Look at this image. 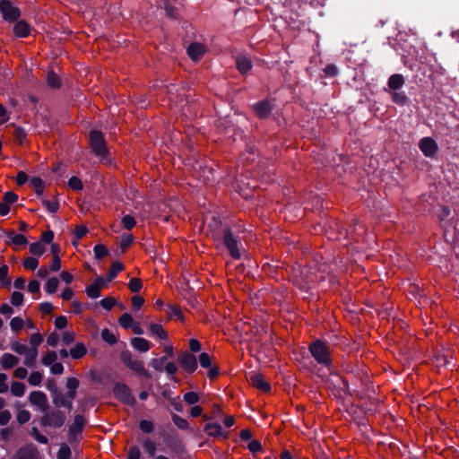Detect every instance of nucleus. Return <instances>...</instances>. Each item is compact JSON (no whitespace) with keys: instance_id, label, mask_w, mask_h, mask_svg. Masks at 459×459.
Masks as SVG:
<instances>
[{"instance_id":"nucleus-26","label":"nucleus","mask_w":459,"mask_h":459,"mask_svg":"<svg viewBox=\"0 0 459 459\" xmlns=\"http://www.w3.org/2000/svg\"><path fill=\"white\" fill-rule=\"evenodd\" d=\"M24 354V364L28 367H33L35 365V361L38 356V349L35 347H31L28 349Z\"/></svg>"},{"instance_id":"nucleus-58","label":"nucleus","mask_w":459,"mask_h":459,"mask_svg":"<svg viewBox=\"0 0 459 459\" xmlns=\"http://www.w3.org/2000/svg\"><path fill=\"white\" fill-rule=\"evenodd\" d=\"M30 413L26 410L20 411L17 414V421L20 424L27 423L30 420Z\"/></svg>"},{"instance_id":"nucleus-43","label":"nucleus","mask_w":459,"mask_h":459,"mask_svg":"<svg viewBox=\"0 0 459 459\" xmlns=\"http://www.w3.org/2000/svg\"><path fill=\"white\" fill-rule=\"evenodd\" d=\"M68 186L74 190H82L83 187L82 180L75 176L69 178Z\"/></svg>"},{"instance_id":"nucleus-41","label":"nucleus","mask_w":459,"mask_h":459,"mask_svg":"<svg viewBox=\"0 0 459 459\" xmlns=\"http://www.w3.org/2000/svg\"><path fill=\"white\" fill-rule=\"evenodd\" d=\"M108 251L105 245L99 244L94 247V254L97 259H102L108 255Z\"/></svg>"},{"instance_id":"nucleus-33","label":"nucleus","mask_w":459,"mask_h":459,"mask_svg":"<svg viewBox=\"0 0 459 459\" xmlns=\"http://www.w3.org/2000/svg\"><path fill=\"white\" fill-rule=\"evenodd\" d=\"M118 323L125 329H128L131 328L134 322L130 314L125 313L118 318Z\"/></svg>"},{"instance_id":"nucleus-56","label":"nucleus","mask_w":459,"mask_h":459,"mask_svg":"<svg viewBox=\"0 0 459 459\" xmlns=\"http://www.w3.org/2000/svg\"><path fill=\"white\" fill-rule=\"evenodd\" d=\"M18 200V195L13 191H9L4 193L3 196V202L6 203L8 205L14 204Z\"/></svg>"},{"instance_id":"nucleus-44","label":"nucleus","mask_w":459,"mask_h":459,"mask_svg":"<svg viewBox=\"0 0 459 459\" xmlns=\"http://www.w3.org/2000/svg\"><path fill=\"white\" fill-rule=\"evenodd\" d=\"M199 362L203 368H207L212 367V358L206 352H203L199 355Z\"/></svg>"},{"instance_id":"nucleus-4","label":"nucleus","mask_w":459,"mask_h":459,"mask_svg":"<svg viewBox=\"0 0 459 459\" xmlns=\"http://www.w3.org/2000/svg\"><path fill=\"white\" fill-rule=\"evenodd\" d=\"M121 360L131 370L138 373L139 375L148 379L152 377L149 371L144 368L143 361L134 359L132 353L129 351H125L121 352Z\"/></svg>"},{"instance_id":"nucleus-48","label":"nucleus","mask_w":459,"mask_h":459,"mask_svg":"<svg viewBox=\"0 0 459 459\" xmlns=\"http://www.w3.org/2000/svg\"><path fill=\"white\" fill-rule=\"evenodd\" d=\"M172 420H173L174 424L178 428H179L181 429H188V422H187L186 420H185V419H183V418L174 414L172 416Z\"/></svg>"},{"instance_id":"nucleus-3","label":"nucleus","mask_w":459,"mask_h":459,"mask_svg":"<svg viewBox=\"0 0 459 459\" xmlns=\"http://www.w3.org/2000/svg\"><path fill=\"white\" fill-rule=\"evenodd\" d=\"M45 414L40 419V424L42 427H50L54 429L61 428L65 420V414L59 409H48L44 411Z\"/></svg>"},{"instance_id":"nucleus-47","label":"nucleus","mask_w":459,"mask_h":459,"mask_svg":"<svg viewBox=\"0 0 459 459\" xmlns=\"http://www.w3.org/2000/svg\"><path fill=\"white\" fill-rule=\"evenodd\" d=\"M22 264L25 269L33 271L38 267L39 261L34 257H27Z\"/></svg>"},{"instance_id":"nucleus-55","label":"nucleus","mask_w":459,"mask_h":459,"mask_svg":"<svg viewBox=\"0 0 459 459\" xmlns=\"http://www.w3.org/2000/svg\"><path fill=\"white\" fill-rule=\"evenodd\" d=\"M23 302V294L19 291L13 292L11 296V303L13 306H21Z\"/></svg>"},{"instance_id":"nucleus-12","label":"nucleus","mask_w":459,"mask_h":459,"mask_svg":"<svg viewBox=\"0 0 459 459\" xmlns=\"http://www.w3.org/2000/svg\"><path fill=\"white\" fill-rule=\"evenodd\" d=\"M250 384L257 390L268 393L271 390V385L265 381L264 376L259 373H253L249 377Z\"/></svg>"},{"instance_id":"nucleus-52","label":"nucleus","mask_w":459,"mask_h":459,"mask_svg":"<svg viewBox=\"0 0 459 459\" xmlns=\"http://www.w3.org/2000/svg\"><path fill=\"white\" fill-rule=\"evenodd\" d=\"M23 324V320L19 316L13 317L10 322L11 328L14 332L22 330Z\"/></svg>"},{"instance_id":"nucleus-61","label":"nucleus","mask_w":459,"mask_h":459,"mask_svg":"<svg viewBox=\"0 0 459 459\" xmlns=\"http://www.w3.org/2000/svg\"><path fill=\"white\" fill-rule=\"evenodd\" d=\"M143 448L146 453L149 454L150 456H153L156 451L155 444L151 440H146L143 444Z\"/></svg>"},{"instance_id":"nucleus-6","label":"nucleus","mask_w":459,"mask_h":459,"mask_svg":"<svg viewBox=\"0 0 459 459\" xmlns=\"http://www.w3.org/2000/svg\"><path fill=\"white\" fill-rule=\"evenodd\" d=\"M222 238H223L224 245L226 246L229 252L230 253V255L234 259L240 258V253L238 248V240L233 236L230 228L227 227L222 230Z\"/></svg>"},{"instance_id":"nucleus-31","label":"nucleus","mask_w":459,"mask_h":459,"mask_svg":"<svg viewBox=\"0 0 459 459\" xmlns=\"http://www.w3.org/2000/svg\"><path fill=\"white\" fill-rule=\"evenodd\" d=\"M167 313H168V316L169 318L176 317L178 320H181V321L184 320L183 312H182L180 307L178 305L169 306V310Z\"/></svg>"},{"instance_id":"nucleus-57","label":"nucleus","mask_w":459,"mask_h":459,"mask_svg":"<svg viewBox=\"0 0 459 459\" xmlns=\"http://www.w3.org/2000/svg\"><path fill=\"white\" fill-rule=\"evenodd\" d=\"M117 303V300L112 297H108L100 300V305L107 310H110Z\"/></svg>"},{"instance_id":"nucleus-21","label":"nucleus","mask_w":459,"mask_h":459,"mask_svg":"<svg viewBox=\"0 0 459 459\" xmlns=\"http://www.w3.org/2000/svg\"><path fill=\"white\" fill-rule=\"evenodd\" d=\"M236 65L238 72L242 74H247L252 68L251 60L246 56H238Z\"/></svg>"},{"instance_id":"nucleus-51","label":"nucleus","mask_w":459,"mask_h":459,"mask_svg":"<svg viewBox=\"0 0 459 459\" xmlns=\"http://www.w3.org/2000/svg\"><path fill=\"white\" fill-rule=\"evenodd\" d=\"M42 204L50 212H56L59 209V204L56 200H42Z\"/></svg>"},{"instance_id":"nucleus-32","label":"nucleus","mask_w":459,"mask_h":459,"mask_svg":"<svg viewBox=\"0 0 459 459\" xmlns=\"http://www.w3.org/2000/svg\"><path fill=\"white\" fill-rule=\"evenodd\" d=\"M101 338L109 345H114L117 342V339L115 334L109 331L108 328H105L101 332Z\"/></svg>"},{"instance_id":"nucleus-17","label":"nucleus","mask_w":459,"mask_h":459,"mask_svg":"<svg viewBox=\"0 0 459 459\" xmlns=\"http://www.w3.org/2000/svg\"><path fill=\"white\" fill-rule=\"evenodd\" d=\"M254 110L260 118H264L271 113L272 105L268 100H264L255 104L254 106Z\"/></svg>"},{"instance_id":"nucleus-2","label":"nucleus","mask_w":459,"mask_h":459,"mask_svg":"<svg viewBox=\"0 0 459 459\" xmlns=\"http://www.w3.org/2000/svg\"><path fill=\"white\" fill-rule=\"evenodd\" d=\"M309 351L319 364L329 366L332 363L329 347L324 342L320 340L313 342Z\"/></svg>"},{"instance_id":"nucleus-53","label":"nucleus","mask_w":459,"mask_h":459,"mask_svg":"<svg viewBox=\"0 0 459 459\" xmlns=\"http://www.w3.org/2000/svg\"><path fill=\"white\" fill-rule=\"evenodd\" d=\"M28 381L31 385H39L42 381V374L39 371H35L30 374Z\"/></svg>"},{"instance_id":"nucleus-64","label":"nucleus","mask_w":459,"mask_h":459,"mask_svg":"<svg viewBox=\"0 0 459 459\" xmlns=\"http://www.w3.org/2000/svg\"><path fill=\"white\" fill-rule=\"evenodd\" d=\"M141 452L138 446H131L128 452V459H140Z\"/></svg>"},{"instance_id":"nucleus-1","label":"nucleus","mask_w":459,"mask_h":459,"mask_svg":"<svg viewBox=\"0 0 459 459\" xmlns=\"http://www.w3.org/2000/svg\"><path fill=\"white\" fill-rule=\"evenodd\" d=\"M89 143L93 153L100 157L101 159H106L108 154V150L107 148L106 141L103 134L99 130H92L89 134Z\"/></svg>"},{"instance_id":"nucleus-62","label":"nucleus","mask_w":459,"mask_h":459,"mask_svg":"<svg viewBox=\"0 0 459 459\" xmlns=\"http://www.w3.org/2000/svg\"><path fill=\"white\" fill-rule=\"evenodd\" d=\"M88 232V229L84 225H78L74 229V234L77 239L83 238Z\"/></svg>"},{"instance_id":"nucleus-54","label":"nucleus","mask_w":459,"mask_h":459,"mask_svg":"<svg viewBox=\"0 0 459 459\" xmlns=\"http://www.w3.org/2000/svg\"><path fill=\"white\" fill-rule=\"evenodd\" d=\"M184 400L188 404H195L199 401V395L195 392H187L184 394Z\"/></svg>"},{"instance_id":"nucleus-37","label":"nucleus","mask_w":459,"mask_h":459,"mask_svg":"<svg viewBox=\"0 0 459 459\" xmlns=\"http://www.w3.org/2000/svg\"><path fill=\"white\" fill-rule=\"evenodd\" d=\"M134 237L131 234H123L121 236L120 247L125 252L133 243Z\"/></svg>"},{"instance_id":"nucleus-46","label":"nucleus","mask_w":459,"mask_h":459,"mask_svg":"<svg viewBox=\"0 0 459 459\" xmlns=\"http://www.w3.org/2000/svg\"><path fill=\"white\" fill-rule=\"evenodd\" d=\"M72 456L71 449L68 446L64 445L61 446L57 453V459H70Z\"/></svg>"},{"instance_id":"nucleus-20","label":"nucleus","mask_w":459,"mask_h":459,"mask_svg":"<svg viewBox=\"0 0 459 459\" xmlns=\"http://www.w3.org/2000/svg\"><path fill=\"white\" fill-rule=\"evenodd\" d=\"M0 362L4 369H10L19 363V359L11 353H4Z\"/></svg>"},{"instance_id":"nucleus-10","label":"nucleus","mask_w":459,"mask_h":459,"mask_svg":"<svg viewBox=\"0 0 459 459\" xmlns=\"http://www.w3.org/2000/svg\"><path fill=\"white\" fill-rule=\"evenodd\" d=\"M30 403L37 406L40 411H46L48 409L47 395L40 391H33L29 396Z\"/></svg>"},{"instance_id":"nucleus-28","label":"nucleus","mask_w":459,"mask_h":459,"mask_svg":"<svg viewBox=\"0 0 459 459\" xmlns=\"http://www.w3.org/2000/svg\"><path fill=\"white\" fill-rule=\"evenodd\" d=\"M150 331L153 335H156L158 338H160L161 340L168 339L167 332L163 329L162 325L160 324H151Z\"/></svg>"},{"instance_id":"nucleus-22","label":"nucleus","mask_w":459,"mask_h":459,"mask_svg":"<svg viewBox=\"0 0 459 459\" xmlns=\"http://www.w3.org/2000/svg\"><path fill=\"white\" fill-rule=\"evenodd\" d=\"M131 344L135 350L141 352H145L150 349V342L146 339L142 337L133 338L131 340Z\"/></svg>"},{"instance_id":"nucleus-40","label":"nucleus","mask_w":459,"mask_h":459,"mask_svg":"<svg viewBox=\"0 0 459 459\" xmlns=\"http://www.w3.org/2000/svg\"><path fill=\"white\" fill-rule=\"evenodd\" d=\"M58 283L59 281L56 277H51L47 281L46 290L50 294L55 293L57 290Z\"/></svg>"},{"instance_id":"nucleus-18","label":"nucleus","mask_w":459,"mask_h":459,"mask_svg":"<svg viewBox=\"0 0 459 459\" xmlns=\"http://www.w3.org/2000/svg\"><path fill=\"white\" fill-rule=\"evenodd\" d=\"M53 403L56 407H65L71 410L73 407V402L66 399L65 394H63L60 391L52 394Z\"/></svg>"},{"instance_id":"nucleus-25","label":"nucleus","mask_w":459,"mask_h":459,"mask_svg":"<svg viewBox=\"0 0 459 459\" xmlns=\"http://www.w3.org/2000/svg\"><path fill=\"white\" fill-rule=\"evenodd\" d=\"M69 353L73 359H77L85 356L87 353V349L83 343L78 342L73 349L70 350Z\"/></svg>"},{"instance_id":"nucleus-38","label":"nucleus","mask_w":459,"mask_h":459,"mask_svg":"<svg viewBox=\"0 0 459 459\" xmlns=\"http://www.w3.org/2000/svg\"><path fill=\"white\" fill-rule=\"evenodd\" d=\"M46 251V247L40 242L30 244V252L35 255H41Z\"/></svg>"},{"instance_id":"nucleus-63","label":"nucleus","mask_w":459,"mask_h":459,"mask_svg":"<svg viewBox=\"0 0 459 459\" xmlns=\"http://www.w3.org/2000/svg\"><path fill=\"white\" fill-rule=\"evenodd\" d=\"M43 338L40 333H33L30 335V342L32 347H35L38 349V346L42 342Z\"/></svg>"},{"instance_id":"nucleus-14","label":"nucleus","mask_w":459,"mask_h":459,"mask_svg":"<svg viewBox=\"0 0 459 459\" xmlns=\"http://www.w3.org/2000/svg\"><path fill=\"white\" fill-rule=\"evenodd\" d=\"M105 287V281L103 277L98 276L92 284L86 288L87 295L91 299H96L100 296V290Z\"/></svg>"},{"instance_id":"nucleus-13","label":"nucleus","mask_w":459,"mask_h":459,"mask_svg":"<svg viewBox=\"0 0 459 459\" xmlns=\"http://www.w3.org/2000/svg\"><path fill=\"white\" fill-rule=\"evenodd\" d=\"M420 148L427 157H433L437 151V143L430 137L421 139Z\"/></svg>"},{"instance_id":"nucleus-34","label":"nucleus","mask_w":459,"mask_h":459,"mask_svg":"<svg viewBox=\"0 0 459 459\" xmlns=\"http://www.w3.org/2000/svg\"><path fill=\"white\" fill-rule=\"evenodd\" d=\"M47 82L48 86L54 89H57L61 85L60 79L57 74H56L54 72H49L47 76Z\"/></svg>"},{"instance_id":"nucleus-8","label":"nucleus","mask_w":459,"mask_h":459,"mask_svg":"<svg viewBox=\"0 0 459 459\" xmlns=\"http://www.w3.org/2000/svg\"><path fill=\"white\" fill-rule=\"evenodd\" d=\"M178 362L181 367L188 373H193L197 368V360L195 355L187 351H183L178 355Z\"/></svg>"},{"instance_id":"nucleus-60","label":"nucleus","mask_w":459,"mask_h":459,"mask_svg":"<svg viewBox=\"0 0 459 459\" xmlns=\"http://www.w3.org/2000/svg\"><path fill=\"white\" fill-rule=\"evenodd\" d=\"M11 348L13 351H15L18 354H24L28 348L26 345L20 343L19 342H14L12 343Z\"/></svg>"},{"instance_id":"nucleus-15","label":"nucleus","mask_w":459,"mask_h":459,"mask_svg":"<svg viewBox=\"0 0 459 459\" xmlns=\"http://www.w3.org/2000/svg\"><path fill=\"white\" fill-rule=\"evenodd\" d=\"M205 52L206 48L201 43L194 42L187 48V54L189 57L195 62L199 61Z\"/></svg>"},{"instance_id":"nucleus-23","label":"nucleus","mask_w":459,"mask_h":459,"mask_svg":"<svg viewBox=\"0 0 459 459\" xmlns=\"http://www.w3.org/2000/svg\"><path fill=\"white\" fill-rule=\"evenodd\" d=\"M404 84V78L402 74H393L390 76L388 80V87L393 90L396 91L400 89Z\"/></svg>"},{"instance_id":"nucleus-19","label":"nucleus","mask_w":459,"mask_h":459,"mask_svg":"<svg viewBox=\"0 0 459 459\" xmlns=\"http://www.w3.org/2000/svg\"><path fill=\"white\" fill-rule=\"evenodd\" d=\"M30 26L24 20L19 21L13 27V33L16 37H27L30 34Z\"/></svg>"},{"instance_id":"nucleus-49","label":"nucleus","mask_w":459,"mask_h":459,"mask_svg":"<svg viewBox=\"0 0 459 459\" xmlns=\"http://www.w3.org/2000/svg\"><path fill=\"white\" fill-rule=\"evenodd\" d=\"M122 224L125 229L126 230H132L135 224V219L131 215H126L122 218Z\"/></svg>"},{"instance_id":"nucleus-59","label":"nucleus","mask_w":459,"mask_h":459,"mask_svg":"<svg viewBox=\"0 0 459 459\" xmlns=\"http://www.w3.org/2000/svg\"><path fill=\"white\" fill-rule=\"evenodd\" d=\"M392 99H393L394 102H395L399 105H404L407 101V97L403 92L394 91L392 95Z\"/></svg>"},{"instance_id":"nucleus-16","label":"nucleus","mask_w":459,"mask_h":459,"mask_svg":"<svg viewBox=\"0 0 459 459\" xmlns=\"http://www.w3.org/2000/svg\"><path fill=\"white\" fill-rule=\"evenodd\" d=\"M85 423L86 420L82 415H75L73 424L69 427L70 438H73L76 434L81 433L85 426Z\"/></svg>"},{"instance_id":"nucleus-27","label":"nucleus","mask_w":459,"mask_h":459,"mask_svg":"<svg viewBox=\"0 0 459 459\" xmlns=\"http://www.w3.org/2000/svg\"><path fill=\"white\" fill-rule=\"evenodd\" d=\"M204 430L210 437H219L221 435V427L219 423H208L204 426Z\"/></svg>"},{"instance_id":"nucleus-24","label":"nucleus","mask_w":459,"mask_h":459,"mask_svg":"<svg viewBox=\"0 0 459 459\" xmlns=\"http://www.w3.org/2000/svg\"><path fill=\"white\" fill-rule=\"evenodd\" d=\"M5 234L11 238L12 243L15 246H22L27 244V238L22 234H14L13 230H5Z\"/></svg>"},{"instance_id":"nucleus-35","label":"nucleus","mask_w":459,"mask_h":459,"mask_svg":"<svg viewBox=\"0 0 459 459\" xmlns=\"http://www.w3.org/2000/svg\"><path fill=\"white\" fill-rule=\"evenodd\" d=\"M30 185L34 187L38 195H41L44 192V183L40 178L34 177L30 179Z\"/></svg>"},{"instance_id":"nucleus-9","label":"nucleus","mask_w":459,"mask_h":459,"mask_svg":"<svg viewBox=\"0 0 459 459\" xmlns=\"http://www.w3.org/2000/svg\"><path fill=\"white\" fill-rule=\"evenodd\" d=\"M163 441L173 453L180 455L184 452L183 442L178 436L166 434L163 436Z\"/></svg>"},{"instance_id":"nucleus-11","label":"nucleus","mask_w":459,"mask_h":459,"mask_svg":"<svg viewBox=\"0 0 459 459\" xmlns=\"http://www.w3.org/2000/svg\"><path fill=\"white\" fill-rule=\"evenodd\" d=\"M39 451L32 446H25L19 448L13 455V459H38Z\"/></svg>"},{"instance_id":"nucleus-50","label":"nucleus","mask_w":459,"mask_h":459,"mask_svg":"<svg viewBox=\"0 0 459 459\" xmlns=\"http://www.w3.org/2000/svg\"><path fill=\"white\" fill-rule=\"evenodd\" d=\"M139 428L144 433H152L154 429L153 423L145 420L140 421Z\"/></svg>"},{"instance_id":"nucleus-36","label":"nucleus","mask_w":459,"mask_h":459,"mask_svg":"<svg viewBox=\"0 0 459 459\" xmlns=\"http://www.w3.org/2000/svg\"><path fill=\"white\" fill-rule=\"evenodd\" d=\"M11 392L14 396H22L25 392V385L21 382H13L11 385Z\"/></svg>"},{"instance_id":"nucleus-39","label":"nucleus","mask_w":459,"mask_h":459,"mask_svg":"<svg viewBox=\"0 0 459 459\" xmlns=\"http://www.w3.org/2000/svg\"><path fill=\"white\" fill-rule=\"evenodd\" d=\"M128 288L132 292H139L143 288L142 281L139 278H132L128 283Z\"/></svg>"},{"instance_id":"nucleus-5","label":"nucleus","mask_w":459,"mask_h":459,"mask_svg":"<svg viewBox=\"0 0 459 459\" xmlns=\"http://www.w3.org/2000/svg\"><path fill=\"white\" fill-rule=\"evenodd\" d=\"M0 13L3 19L8 22H16L21 16V11L10 0H0Z\"/></svg>"},{"instance_id":"nucleus-30","label":"nucleus","mask_w":459,"mask_h":459,"mask_svg":"<svg viewBox=\"0 0 459 459\" xmlns=\"http://www.w3.org/2000/svg\"><path fill=\"white\" fill-rule=\"evenodd\" d=\"M9 267L4 264L0 267V282L2 286L9 288L11 285V280L8 278Z\"/></svg>"},{"instance_id":"nucleus-45","label":"nucleus","mask_w":459,"mask_h":459,"mask_svg":"<svg viewBox=\"0 0 459 459\" xmlns=\"http://www.w3.org/2000/svg\"><path fill=\"white\" fill-rule=\"evenodd\" d=\"M168 359V357L167 356H163L160 359H152L151 361V365L152 366V368L157 370V371H162L163 369V364L166 362V360Z\"/></svg>"},{"instance_id":"nucleus-29","label":"nucleus","mask_w":459,"mask_h":459,"mask_svg":"<svg viewBox=\"0 0 459 459\" xmlns=\"http://www.w3.org/2000/svg\"><path fill=\"white\" fill-rule=\"evenodd\" d=\"M124 269V265L120 262H114L108 271V281H110L115 279L118 273Z\"/></svg>"},{"instance_id":"nucleus-42","label":"nucleus","mask_w":459,"mask_h":459,"mask_svg":"<svg viewBox=\"0 0 459 459\" xmlns=\"http://www.w3.org/2000/svg\"><path fill=\"white\" fill-rule=\"evenodd\" d=\"M57 359L56 352L54 351H48L43 358L42 363L46 366L53 365Z\"/></svg>"},{"instance_id":"nucleus-7","label":"nucleus","mask_w":459,"mask_h":459,"mask_svg":"<svg viewBox=\"0 0 459 459\" xmlns=\"http://www.w3.org/2000/svg\"><path fill=\"white\" fill-rule=\"evenodd\" d=\"M113 392L115 396L125 404L134 405L135 403V398L126 385L121 383L117 384L114 386Z\"/></svg>"}]
</instances>
